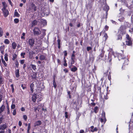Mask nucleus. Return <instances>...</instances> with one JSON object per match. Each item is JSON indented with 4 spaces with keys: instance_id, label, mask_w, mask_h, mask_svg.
I'll return each instance as SVG.
<instances>
[{
    "instance_id": "nucleus-9",
    "label": "nucleus",
    "mask_w": 133,
    "mask_h": 133,
    "mask_svg": "<svg viewBox=\"0 0 133 133\" xmlns=\"http://www.w3.org/2000/svg\"><path fill=\"white\" fill-rule=\"evenodd\" d=\"M105 5L103 9L104 10L107 11L109 9V7L107 4L106 0H105Z\"/></svg>"
},
{
    "instance_id": "nucleus-49",
    "label": "nucleus",
    "mask_w": 133,
    "mask_h": 133,
    "mask_svg": "<svg viewBox=\"0 0 133 133\" xmlns=\"http://www.w3.org/2000/svg\"><path fill=\"white\" fill-rule=\"evenodd\" d=\"M91 48L90 46H88L87 47V50L88 51H89L90 50H91Z\"/></svg>"
},
{
    "instance_id": "nucleus-55",
    "label": "nucleus",
    "mask_w": 133,
    "mask_h": 133,
    "mask_svg": "<svg viewBox=\"0 0 133 133\" xmlns=\"http://www.w3.org/2000/svg\"><path fill=\"white\" fill-rule=\"evenodd\" d=\"M63 70L65 73H66L68 72V70L66 69H64Z\"/></svg>"
},
{
    "instance_id": "nucleus-57",
    "label": "nucleus",
    "mask_w": 133,
    "mask_h": 133,
    "mask_svg": "<svg viewBox=\"0 0 133 133\" xmlns=\"http://www.w3.org/2000/svg\"><path fill=\"white\" fill-rule=\"evenodd\" d=\"M34 86V84L33 83H31L30 86V88H33V87Z\"/></svg>"
},
{
    "instance_id": "nucleus-32",
    "label": "nucleus",
    "mask_w": 133,
    "mask_h": 133,
    "mask_svg": "<svg viewBox=\"0 0 133 133\" xmlns=\"http://www.w3.org/2000/svg\"><path fill=\"white\" fill-rule=\"evenodd\" d=\"M95 112L96 113L98 111V107H96L94 109Z\"/></svg>"
},
{
    "instance_id": "nucleus-4",
    "label": "nucleus",
    "mask_w": 133,
    "mask_h": 133,
    "mask_svg": "<svg viewBox=\"0 0 133 133\" xmlns=\"http://www.w3.org/2000/svg\"><path fill=\"white\" fill-rule=\"evenodd\" d=\"M42 95L40 94H39L37 96L36 94L33 95L32 97V99L33 102H35L36 101V99L37 98H41L42 97Z\"/></svg>"
},
{
    "instance_id": "nucleus-8",
    "label": "nucleus",
    "mask_w": 133,
    "mask_h": 133,
    "mask_svg": "<svg viewBox=\"0 0 133 133\" xmlns=\"http://www.w3.org/2000/svg\"><path fill=\"white\" fill-rule=\"evenodd\" d=\"M125 28L124 26H122L120 27V30L123 34H125Z\"/></svg>"
},
{
    "instance_id": "nucleus-19",
    "label": "nucleus",
    "mask_w": 133,
    "mask_h": 133,
    "mask_svg": "<svg viewBox=\"0 0 133 133\" xmlns=\"http://www.w3.org/2000/svg\"><path fill=\"white\" fill-rule=\"evenodd\" d=\"M77 70V68L75 66H74V67L72 68L71 69V71L75 72Z\"/></svg>"
},
{
    "instance_id": "nucleus-40",
    "label": "nucleus",
    "mask_w": 133,
    "mask_h": 133,
    "mask_svg": "<svg viewBox=\"0 0 133 133\" xmlns=\"http://www.w3.org/2000/svg\"><path fill=\"white\" fill-rule=\"evenodd\" d=\"M2 62L3 63V64H4V65L6 67L7 66V64L5 63V62L4 60H3L2 59Z\"/></svg>"
},
{
    "instance_id": "nucleus-54",
    "label": "nucleus",
    "mask_w": 133,
    "mask_h": 133,
    "mask_svg": "<svg viewBox=\"0 0 133 133\" xmlns=\"http://www.w3.org/2000/svg\"><path fill=\"white\" fill-rule=\"evenodd\" d=\"M118 39H122V37L121 35H118Z\"/></svg>"
},
{
    "instance_id": "nucleus-12",
    "label": "nucleus",
    "mask_w": 133,
    "mask_h": 133,
    "mask_svg": "<svg viewBox=\"0 0 133 133\" xmlns=\"http://www.w3.org/2000/svg\"><path fill=\"white\" fill-rule=\"evenodd\" d=\"M2 4L3 5V8L2 9V10H4L6 9V8L7 7V5L6 4V3L5 2H2Z\"/></svg>"
},
{
    "instance_id": "nucleus-58",
    "label": "nucleus",
    "mask_w": 133,
    "mask_h": 133,
    "mask_svg": "<svg viewBox=\"0 0 133 133\" xmlns=\"http://www.w3.org/2000/svg\"><path fill=\"white\" fill-rule=\"evenodd\" d=\"M21 87H22V89H24L26 88V87L25 86H23V84H22L21 85Z\"/></svg>"
},
{
    "instance_id": "nucleus-15",
    "label": "nucleus",
    "mask_w": 133,
    "mask_h": 133,
    "mask_svg": "<svg viewBox=\"0 0 133 133\" xmlns=\"http://www.w3.org/2000/svg\"><path fill=\"white\" fill-rule=\"evenodd\" d=\"M5 108V107L4 105H2L0 107V113H1L2 112Z\"/></svg>"
},
{
    "instance_id": "nucleus-41",
    "label": "nucleus",
    "mask_w": 133,
    "mask_h": 133,
    "mask_svg": "<svg viewBox=\"0 0 133 133\" xmlns=\"http://www.w3.org/2000/svg\"><path fill=\"white\" fill-rule=\"evenodd\" d=\"M19 62L21 64H23L25 60L24 59L20 60Z\"/></svg>"
},
{
    "instance_id": "nucleus-22",
    "label": "nucleus",
    "mask_w": 133,
    "mask_h": 133,
    "mask_svg": "<svg viewBox=\"0 0 133 133\" xmlns=\"http://www.w3.org/2000/svg\"><path fill=\"white\" fill-rule=\"evenodd\" d=\"M12 48L13 49H15L16 46V43L14 42L12 43Z\"/></svg>"
},
{
    "instance_id": "nucleus-26",
    "label": "nucleus",
    "mask_w": 133,
    "mask_h": 133,
    "mask_svg": "<svg viewBox=\"0 0 133 133\" xmlns=\"http://www.w3.org/2000/svg\"><path fill=\"white\" fill-rule=\"evenodd\" d=\"M4 43L6 44H8L10 43V41L8 39H5L4 41Z\"/></svg>"
},
{
    "instance_id": "nucleus-11",
    "label": "nucleus",
    "mask_w": 133,
    "mask_h": 133,
    "mask_svg": "<svg viewBox=\"0 0 133 133\" xmlns=\"http://www.w3.org/2000/svg\"><path fill=\"white\" fill-rule=\"evenodd\" d=\"M6 128L7 125L5 123L0 126V130H4Z\"/></svg>"
},
{
    "instance_id": "nucleus-6",
    "label": "nucleus",
    "mask_w": 133,
    "mask_h": 133,
    "mask_svg": "<svg viewBox=\"0 0 133 133\" xmlns=\"http://www.w3.org/2000/svg\"><path fill=\"white\" fill-rule=\"evenodd\" d=\"M102 118L100 119V121L101 122H104L105 123L106 121V119L105 118V113L104 112H103L102 114Z\"/></svg>"
},
{
    "instance_id": "nucleus-20",
    "label": "nucleus",
    "mask_w": 133,
    "mask_h": 133,
    "mask_svg": "<svg viewBox=\"0 0 133 133\" xmlns=\"http://www.w3.org/2000/svg\"><path fill=\"white\" fill-rule=\"evenodd\" d=\"M119 18L118 20L120 22H122L124 19V18L122 16H119Z\"/></svg>"
},
{
    "instance_id": "nucleus-50",
    "label": "nucleus",
    "mask_w": 133,
    "mask_h": 133,
    "mask_svg": "<svg viewBox=\"0 0 133 133\" xmlns=\"http://www.w3.org/2000/svg\"><path fill=\"white\" fill-rule=\"evenodd\" d=\"M34 109L35 111H36L37 110H38V111H39V109H38V107H35L34 108Z\"/></svg>"
},
{
    "instance_id": "nucleus-16",
    "label": "nucleus",
    "mask_w": 133,
    "mask_h": 133,
    "mask_svg": "<svg viewBox=\"0 0 133 133\" xmlns=\"http://www.w3.org/2000/svg\"><path fill=\"white\" fill-rule=\"evenodd\" d=\"M15 75L17 77H18L19 76V71L18 69H17L15 71Z\"/></svg>"
},
{
    "instance_id": "nucleus-5",
    "label": "nucleus",
    "mask_w": 133,
    "mask_h": 133,
    "mask_svg": "<svg viewBox=\"0 0 133 133\" xmlns=\"http://www.w3.org/2000/svg\"><path fill=\"white\" fill-rule=\"evenodd\" d=\"M34 42V40L32 38L29 39L28 41V43L29 45L31 47L33 46Z\"/></svg>"
},
{
    "instance_id": "nucleus-18",
    "label": "nucleus",
    "mask_w": 133,
    "mask_h": 133,
    "mask_svg": "<svg viewBox=\"0 0 133 133\" xmlns=\"http://www.w3.org/2000/svg\"><path fill=\"white\" fill-rule=\"evenodd\" d=\"M41 22L44 25H45L46 24V21L45 20L42 19L41 20Z\"/></svg>"
},
{
    "instance_id": "nucleus-3",
    "label": "nucleus",
    "mask_w": 133,
    "mask_h": 133,
    "mask_svg": "<svg viewBox=\"0 0 133 133\" xmlns=\"http://www.w3.org/2000/svg\"><path fill=\"white\" fill-rule=\"evenodd\" d=\"M34 34V35H38L41 34V31L38 28L35 27L33 30Z\"/></svg>"
},
{
    "instance_id": "nucleus-34",
    "label": "nucleus",
    "mask_w": 133,
    "mask_h": 133,
    "mask_svg": "<svg viewBox=\"0 0 133 133\" xmlns=\"http://www.w3.org/2000/svg\"><path fill=\"white\" fill-rule=\"evenodd\" d=\"M119 11L120 12V13L121 14H123L124 12V10L122 8H121L119 9Z\"/></svg>"
},
{
    "instance_id": "nucleus-24",
    "label": "nucleus",
    "mask_w": 133,
    "mask_h": 133,
    "mask_svg": "<svg viewBox=\"0 0 133 133\" xmlns=\"http://www.w3.org/2000/svg\"><path fill=\"white\" fill-rule=\"evenodd\" d=\"M3 32L2 29L0 27V37H2L3 34Z\"/></svg>"
},
{
    "instance_id": "nucleus-56",
    "label": "nucleus",
    "mask_w": 133,
    "mask_h": 133,
    "mask_svg": "<svg viewBox=\"0 0 133 133\" xmlns=\"http://www.w3.org/2000/svg\"><path fill=\"white\" fill-rule=\"evenodd\" d=\"M17 68H18V63L17 62H16L15 64Z\"/></svg>"
},
{
    "instance_id": "nucleus-13",
    "label": "nucleus",
    "mask_w": 133,
    "mask_h": 133,
    "mask_svg": "<svg viewBox=\"0 0 133 133\" xmlns=\"http://www.w3.org/2000/svg\"><path fill=\"white\" fill-rule=\"evenodd\" d=\"M104 52H105L104 50V48H102L101 49V53L99 55V56L101 58L103 57Z\"/></svg>"
},
{
    "instance_id": "nucleus-2",
    "label": "nucleus",
    "mask_w": 133,
    "mask_h": 133,
    "mask_svg": "<svg viewBox=\"0 0 133 133\" xmlns=\"http://www.w3.org/2000/svg\"><path fill=\"white\" fill-rule=\"evenodd\" d=\"M126 38H127L126 41V44L128 45H131L132 43L131 38L130 37L129 35L128 34L126 35Z\"/></svg>"
},
{
    "instance_id": "nucleus-38",
    "label": "nucleus",
    "mask_w": 133,
    "mask_h": 133,
    "mask_svg": "<svg viewBox=\"0 0 133 133\" xmlns=\"http://www.w3.org/2000/svg\"><path fill=\"white\" fill-rule=\"evenodd\" d=\"M25 55V52H22L21 54V57H22V58H24V55Z\"/></svg>"
},
{
    "instance_id": "nucleus-59",
    "label": "nucleus",
    "mask_w": 133,
    "mask_h": 133,
    "mask_svg": "<svg viewBox=\"0 0 133 133\" xmlns=\"http://www.w3.org/2000/svg\"><path fill=\"white\" fill-rule=\"evenodd\" d=\"M22 124V123L20 121H19L18 125L19 126H21Z\"/></svg>"
},
{
    "instance_id": "nucleus-47",
    "label": "nucleus",
    "mask_w": 133,
    "mask_h": 133,
    "mask_svg": "<svg viewBox=\"0 0 133 133\" xmlns=\"http://www.w3.org/2000/svg\"><path fill=\"white\" fill-rule=\"evenodd\" d=\"M23 119L25 120H26L27 119V117L26 115H23Z\"/></svg>"
},
{
    "instance_id": "nucleus-64",
    "label": "nucleus",
    "mask_w": 133,
    "mask_h": 133,
    "mask_svg": "<svg viewBox=\"0 0 133 133\" xmlns=\"http://www.w3.org/2000/svg\"><path fill=\"white\" fill-rule=\"evenodd\" d=\"M129 31L130 32H132L133 31V29L132 28L131 29L129 30Z\"/></svg>"
},
{
    "instance_id": "nucleus-35",
    "label": "nucleus",
    "mask_w": 133,
    "mask_h": 133,
    "mask_svg": "<svg viewBox=\"0 0 133 133\" xmlns=\"http://www.w3.org/2000/svg\"><path fill=\"white\" fill-rule=\"evenodd\" d=\"M53 84L55 88L56 87V84L55 81V79H54L53 81Z\"/></svg>"
},
{
    "instance_id": "nucleus-61",
    "label": "nucleus",
    "mask_w": 133,
    "mask_h": 133,
    "mask_svg": "<svg viewBox=\"0 0 133 133\" xmlns=\"http://www.w3.org/2000/svg\"><path fill=\"white\" fill-rule=\"evenodd\" d=\"M111 21L112 23L116 24V22L115 21H114L112 20H111Z\"/></svg>"
},
{
    "instance_id": "nucleus-23",
    "label": "nucleus",
    "mask_w": 133,
    "mask_h": 133,
    "mask_svg": "<svg viewBox=\"0 0 133 133\" xmlns=\"http://www.w3.org/2000/svg\"><path fill=\"white\" fill-rule=\"evenodd\" d=\"M14 15L17 17H19L20 16L19 14L17 12L16 10H15V11Z\"/></svg>"
},
{
    "instance_id": "nucleus-14",
    "label": "nucleus",
    "mask_w": 133,
    "mask_h": 133,
    "mask_svg": "<svg viewBox=\"0 0 133 133\" xmlns=\"http://www.w3.org/2000/svg\"><path fill=\"white\" fill-rule=\"evenodd\" d=\"M42 124L41 122V121H38L36 122L34 124V126L36 127Z\"/></svg>"
},
{
    "instance_id": "nucleus-17",
    "label": "nucleus",
    "mask_w": 133,
    "mask_h": 133,
    "mask_svg": "<svg viewBox=\"0 0 133 133\" xmlns=\"http://www.w3.org/2000/svg\"><path fill=\"white\" fill-rule=\"evenodd\" d=\"M32 68L35 71L36 69V66L34 64H31L30 65Z\"/></svg>"
},
{
    "instance_id": "nucleus-39",
    "label": "nucleus",
    "mask_w": 133,
    "mask_h": 133,
    "mask_svg": "<svg viewBox=\"0 0 133 133\" xmlns=\"http://www.w3.org/2000/svg\"><path fill=\"white\" fill-rule=\"evenodd\" d=\"M128 61H128V59H126L125 60V62L124 63V64L125 65H128Z\"/></svg>"
},
{
    "instance_id": "nucleus-42",
    "label": "nucleus",
    "mask_w": 133,
    "mask_h": 133,
    "mask_svg": "<svg viewBox=\"0 0 133 133\" xmlns=\"http://www.w3.org/2000/svg\"><path fill=\"white\" fill-rule=\"evenodd\" d=\"M19 21V20L18 19L16 18L14 19V22L16 23H18Z\"/></svg>"
},
{
    "instance_id": "nucleus-29",
    "label": "nucleus",
    "mask_w": 133,
    "mask_h": 133,
    "mask_svg": "<svg viewBox=\"0 0 133 133\" xmlns=\"http://www.w3.org/2000/svg\"><path fill=\"white\" fill-rule=\"evenodd\" d=\"M8 55L7 54H6L4 55V59L6 61H8Z\"/></svg>"
},
{
    "instance_id": "nucleus-31",
    "label": "nucleus",
    "mask_w": 133,
    "mask_h": 133,
    "mask_svg": "<svg viewBox=\"0 0 133 133\" xmlns=\"http://www.w3.org/2000/svg\"><path fill=\"white\" fill-rule=\"evenodd\" d=\"M25 35V33L24 32L22 34L21 37V39H25V37H24Z\"/></svg>"
},
{
    "instance_id": "nucleus-25",
    "label": "nucleus",
    "mask_w": 133,
    "mask_h": 133,
    "mask_svg": "<svg viewBox=\"0 0 133 133\" xmlns=\"http://www.w3.org/2000/svg\"><path fill=\"white\" fill-rule=\"evenodd\" d=\"M39 59L41 60H44L45 59V57L43 55H41L39 57Z\"/></svg>"
},
{
    "instance_id": "nucleus-27",
    "label": "nucleus",
    "mask_w": 133,
    "mask_h": 133,
    "mask_svg": "<svg viewBox=\"0 0 133 133\" xmlns=\"http://www.w3.org/2000/svg\"><path fill=\"white\" fill-rule=\"evenodd\" d=\"M36 74L34 73L31 76V77L32 78L35 79L36 78Z\"/></svg>"
},
{
    "instance_id": "nucleus-33",
    "label": "nucleus",
    "mask_w": 133,
    "mask_h": 133,
    "mask_svg": "<svg viewBox=\"0 0 133 133\" xmlns=\"http://www.w3.org/2000/svg\"><path fill=\"white\" fill-rule=\"evenodd\" d=\"M97 128L96 127H95L93 129L91 130V131L92 132H94L95 131H97Z\"/></svg>"
},
{
    "instance_id": "nucleus-52",
    "label": "nucleus",
    "mask_w": 133,
    "mask_h": 133,
    "mask_svg": "<svg viewBox=\"0 0 133 133\" xmlns=\"http://www.w3.org/2000/svg\"><path fill=\"white\" fill-rule=\"evenodd\" d=\"M108 28H109V27L108 26H107V25H106L105 26V28H104L105 29L106 31L108 30Z\"/></svg>"
},
{
    "instance_id": "nucleus-60",
    "label": "nucleus",
    "mask_w": 133,
    "mask_h": 133,
    "mask_svg": "<svg viewBox=\"0 0 133 133\" xmlns=\"http://www.w3.org/2000/svg\"><path fill=\"white\" fill-rule=\"evenodd\" d=\"M21 110L22 111H24L25 110V109L24 107H22L21 109Z\"/></svg>"
},
{
    "instance_id": "nucleus-37",
    "label": "nucleus",
    "mask_w": 133,
    "mask_h": 133,
    "mask_svg": "<svg viewBox=\"0 0 133 133\" xmlns=\"http://www.w3.org/2000/svg\"><path fill=\"white\" fill-rule=\"evenodd\" d=\"M15 104H13V102L11 106V109H14L15 108Z\"/></svg>"
},
{
    "instance_id": "nucleus-45",
    "label": "nucleus",
    "mask_w": 133,
    "mask_h": 133,
    "mask_svg": "<svg viewBox=\"0 0 133 133\" xmlns=\"http://www.w3.org/2000/svg\"><path fill=\"white\" fill-rule=\"evenodd\" d=\"M65 117L66 118H68V112H65Z\"/></svg>"
},
{
    "instance_id": "nucleus-28",
    "label": "nucleus",
    "mask_w": 133,
    "mask_h": 133,
    "mask_svg": "<svg viewBox=\"0 0 133 133\" xmlns=\"http://www.w3.org/2000/svg\"><path fill=\"white\" fill-rule=\"evenodd\" d=\"M30 129V123H29L28 124V127L27 133H29V130Z\"/></svg>"
},
{
    "instance_id": "nucleus-48",
    "label": "nucleus",
    "mask_w": 133,
    "mask_h": 133,
    "mask_svg": "<svg viewBox=\"0 0 133 133\" xmlns=\"http://www.w3.org/2000/svg\"><path fill=\"white\" fill-rule=\"evenodd\" d=\"M12 114L14 115H16V109L14 110L12 113Z\"/></svg>"
},
{
    "instance_id": "nucleus-63",
    "label": "nucleus",
    "mask_w": 133,
    "mask_h": 133,
    "mask_svg": "<svg viewBox=\"0 0 133 133\" xmlns=\"http://www.w3.org/2000/svg\"><path fill=\"white\" fill-rule=\"evenodd\" d=\"M84 131L83 130H81L80 131V133H84Z\"/></svg>"
},
{
    "instance_id": "nucleus-7",
    "label": "nucleus",
    "mask_w": 133,
    "mask_h": 133,
    "mask_svg": "<svg viewBox=\"0 0 133 133\" xmlns=\"http://www.w3.org/2000/svg\"><path fill=\"white\" fill-rule=\"evenodd\" d=\"M2 10L3 11L4 17H7L9 14V12L8 10L7 9L4 10Z\"/></svg>"
},
{
    "instance_id": "nucleus-46",
    "label": "nucleus",
    "mask_w": 133,
    "mask_h": 133,
    "mask_svg": "<svg viewBox=\"0 0 133 133\" xmlns=\"http://www.w3.org/2000/svg\"><path fill=\"white\" fill-rule=\"evenodd\" d=\"M3 119V116H2L0 118V124L2 122V121Z\"/></svg>"
},
{
    "instance_id": "nucleus-43",
    "label": "nucleus",
    "mask_w": 133,
    "mask_h": 133,
    "mask_svg": "<svg viewBox=\"0 0 133 133\" xmlns=\"http://www.w3.org/2000/svg\"><path fill=\"white\" fill-rule=\"evenodd\" d=\"M13 57L12 60H15V59L17 57V55L16 54H14L13 56Z\"/></svg>"
},
{
    "instance_id": "nucleus-21",
    "label": "nucleus",
    "mask_w": 133,
    "mask_h": 133,
    "mask_svg": "<svg viewBox=\"0 0 133 133\" xmlns=\"http://www.w3.org/2000/svg\"><path fill=\"white\" fill-rule=\"evenodd\" d=\"M37 23V21L36 20H34L32 22V26H33L36 25Z\"/></svg>"
},
{
    "instance_id": "nucleus-10",
    "label": "nucleus",
    "mask_w": 133,
    "mask_h": 133,
    "mask_svg": "<svg viewBox=\"0 0 133 133\" xmlns=\"http://www.w3.org/2000/svg\"><path fill=\"white\" fill-rule=\"evenodd\" d=\"M5 49V45H3L1 46L0 47V51L1 53L3 54H4Z\"/></svg>"
},
{
    "instance_id": "nucleus-30",
    "label": "nucleus",
    "mask_w": 133,
    "mask_h": 133,
    "mask_svg": "<svg viewBox=\"0 0 133 133\" xmlns=\"http://www.w3.org/2000/svg\"><path fill=\"white\" fill-rule=\"evenodd\" d=\"M32 11H35L36 10V7L34 5H32Z\"/></svg>"
},
{
    "instance_id": "nucleus-62",
    "label": "nucleus",
    "mask_w": 133,
    "mask_h": 133,
    "mask_svg": "<svg viewBox=\"0 0 133 133\" xmlns=\"http://www.w3.org/2000/svg\"><path fill=\"white\" fill-rule=\"evenodd\" d=\"M58 43V45H60V41L59 39H58L57 40Z\"/></svg>"
},
{
    "instance_id": "nucleus-1",
    "label": "nucleus",
    "mask_w": 133,
    "mask_h": 133,
    "mask_svg": "<svg viewBox=\"0 0 133 133\" xmlns=\"http://www.w3.org/2000/svg\"><path fill=\"white\" fill-rule=\"evenodd\" d=\"M109 51L114 55L115 57H117L119 60L123 59L122 55V54L117 53H114L112 51V49H109Z\"/></svg>"
},
{
    "instance_id": "nucleus-44",
    "label": "nucleus",
    "mask_w": 133,
    "mask_h": 133,
    "mask_svg": "<svg viewBox=\"0 0 133 133\" xmlns=\"http://www.w3.org/2000/svg\"><path fill=\"white\" fill-rule=\"evenodd\" d=\"M7 108L8 109L7 114H10V112L9 110V108L8 105L7 106Z\"/></svg>"
},
{
    "instance_id": "nucleus-51",
    "label": "nucleus",
    "mask_w": 133,
    "mask_h": 133,
    "mask_svg": "<svg viewBox=\"0 0 133 133\" xmlns=\"http://www.w3.org/2000/svg\"><path fill=\"white\" fill-rule=\"evenodd\" d=\"M64 55L65 56L64 57H65V56H66L67 55L66 51H64Z\"/></svg>"
},
{
    "instance_id": "nucleus-36",
    "label": "nucleus",
    "mask_w": 133,
    "mask_h": 133,
    "mask_svg": "<svg viewBox=\"0 0 133 133\" xmlns=\"http://www.w3.org/2000/svg\"><path fill=\"white\" fill-rule=\"evenodd\" d=\"M104 38L105 40L106 41L108 37V36L107 34L105 33L104 36Z\"/></svg>"
},
{
    "instance_id": "nucleus-53",
    "label": "nucleus",
    "mask_w": 133,
    "mask_h": 133,
    "mask_svg": "<svg viewBox=\"0 0 133 133\" xmlns=\"http://www.w3.org/2000/svg\"><path fill=\"white\" fill-rule=\"evenodd\" d=\"M75 63V60H71V64H73Z\"/></svg>"
}]
</instances>
